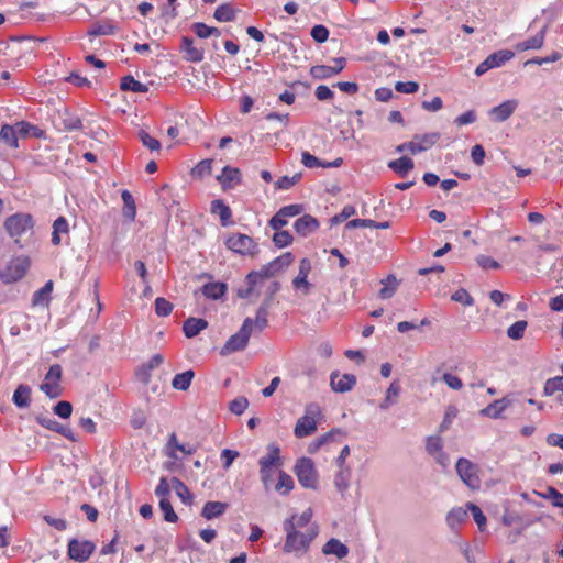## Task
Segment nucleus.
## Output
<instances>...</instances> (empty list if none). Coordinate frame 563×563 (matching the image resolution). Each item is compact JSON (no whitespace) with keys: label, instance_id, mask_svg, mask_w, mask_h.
Masks as SVG:
<instances>
[{"label":"nucleus","instance_id":"obj_1","mask_svg":"<svg viewBox=\"0 0 563 563\" xmlns=\"http://www.w3.org/2000/svg\"><path fill=\"white\" fill-rule=\"evenodd\" d=\"M312 511L310 508L300 515H292L284 521L286 539L284 552L302 555L308 552L311 542L319 534L317 523H311Z\"/></svg>","mask_w":563,"mask_h":563},{"label":"nucleus","instance_id":"obj_2","mask_svg":"<svg viewBox=\"0 0 563 563\" xmlns=\"http://www.w3.org/2000/svg\"><path fill=\"white\" fill-rule=\"evenodd\" d=\"M258 465L261 482L264 488L268 490L272 488L274 475L278 474L283 466L279 446L275 443L268 444L267 453L258 460Z\"/></svg>","mask_w":563,"mask_h":563},{"label":"nucleus","instance_id":"obj_3","mask_svg":"<svg viewBox=\"0 0 563 563\" xmlns=\"http://www.w3.org/2000/svg\"><path fill=\"white\" fill-rule=\"evenodd\" d=\"M322 419V409L317 402L305 407V413L295 426L294 434L298 439L307 438L316 432L318 422Z\"/></svg>","mask_w":563,"mask_h":563},{"label":"nucleus","instance_id":"obj_4","mask_svg":"<svg viewBox=\"0 0 563 563\" xmlns=\"http://www.w3.org/2000/svg\"><path fill=\"white\" fill-rule=\"evenodd\" d=\"M294 473L303 488L316 489L318 486V472L309 457H300L294 466Z\"/></svg>","mask_w":563,"mask_h":563},{"label":"nucleus","instance_id":"obj_5","mask_svg":"<svg viewBox=\"0 0 563 563\" xmlns=\"http://www.w3.org/2000/svg\"><path fill=\"white\" fill-rule=\"evenodd\" d=\"M225 246L242 256L254 257L258 254L260 249L257 243L247 234L232 233L225 240Z\"/></svg>","mask_w":563,"mask_h":563},{"label":"nucleus","instance_id":"obj_6","mask_svg":"<svg viewBox=\"0 0 563 563\" xmlns=\"http://www.w3.org/2000/svg\"><path fill=\"white\" fill-rule=\"evenodd\" d=\"M253 332V319L246 318L240 330L231 335L222 347L221 354H231L246 347L251 333Z\"/></svg>","mask_w":563,"mask_h":563},{"label":"nucleus","instance_id":"obj_7","mask_svg":"<svg viewBox=\"0 0 563 563\" xmlns=\"http://www.w3.org/2000/svg\"><path fill=\"white\" fill-rule=\"evenodd\" d=\"M456 473L461 481L472 490L481 488L479 467L465 457H460L455 465Z\"/></svg>","mask_w":563,"mask_h":563},{"label":"nucleus","instance_id":"obj_8","mask_svg":"<svg viewBox=\"0 0 563 563\" xmlns=\"http://www.w3.org/2000/svg\"><path fill=\"white\" fill-rule=\"evenodd\" d=\"M33 227L34 221L29 213H14L4 221L7 232L16 243H19V239L27 231H31Z\"/></svg>","mask_w":563,"mask_h":563},{"label":"nucleus","instance_id":"obj_9","mask_svg":"<svg viewBox=\"0 0 563 563\" xmlns=\"http://www.w3.org/2000/svg\"><path fill=\"white\" fill-rule=\"evenodd\" d=\"M62 376V366L59 364L52 365L40 386L41 391L52 399L60 397L63 395Z\"/></svg>","mask_w":563,"mask_h":563},{"label":"nucleus","instance_id":"obj_10","mask_svg":"<svg viewBox=\"0 0 563 563\" xmlns=\"http://www.w3.org/2000/svg\"><path fill=\"white\" fill-rule=\"evenodd\" d=\"M30 258L27 256H18L12 258L1 273V278L5 283H15L23 278L30 268Z\"/></svg>","mask_w":563,"mask_h":563},{"label":"nucleus","instance_id":"obj_11","mask_svg":"<svg viewBox=\"0 0 563 563\" xmlns=\"http://www.w3.org/2000/svg\"><path fill=\"white\" fill-rule=\"evenodd\" d=\"M515 53L509 49H500L488 55L475 69L476 76H482L492 68H497L514 58Z\"/></svg>","mask_w":563,"mask_h":563},{"label":"nucleus","instance_id":"obj_12","mask_svg":"<svg viewBox=\"0 0 563 563\" xmlns=\"http://www.w3.org/2000/svg\"><path fill=\"white\" fill-rule=\"evenodd\" d=\"M95 549L96 545L91 541L71 539L68 542V556L76 562H86Z\"/></svg>","mask_w":563,"mask_h":563},{"label":"nucleus","instance_id":"obj_13","mask_svg":"<svg viewBox=\"0 0 563 563\" xmlns=\"http://www.w3.org/2000/svg\"><path fill=\"white\" fill-rule=\"evenodd\" d=\"M302 211V206L298 203L288 205L280 208L275 216L269 220V227L273 230H280L285 225L288 224L289 218H294L300 214Z\"/></svg>","mask_w":563,"mask_h":563},{"label":"nucleus","instance_id":"obj_14","mask_svg":"<svg viewBox=\"0 0 563 563\" xmlns=\"http://www.w3.org/2000/svg\"><path fill=\"white\" fill-rule=\"evenodd\" d=\"M184 58L190 63H200L205 58V49L195 44V41L189 36H183L179 45Z\"/></svg>","mask_w":563,"mask_h":563},{"label":"nucleus","instance_id":"obj_15","mask_svg":"<svg viewBox=\"0 0 563 563\" xmlns=\"http://www.w3.org/2000/svg\"><path fill=\"white\" fill-rule=\"evenodd\" d=\"M56 128L65 132L78 131L82 129V122L78 115L64 110L58 112Z\"/></svg>","mask_w":563,"mask_h":563},{"label":"nucleus","instance_id":"obj_16","mask_svg":"<svg viewBox=\"0 0 563 563\" xmlns=\"http://www.w3.org/2000/svg\"><path fill=\"white\" fill-rule=\"evenodd\" d=\"M440 140L439 132H431L426 134H416L411 142L413 146V155L428 151Z\"/></svg>","mask_w":563,"mask_h":563},{"label":"nucleus","instance_id":"obj_17","mask_svg":"<svg viewBox=\"0 0 563 563\" xmlns=\"http://www.w3.org/2000/svg\"><path fill=\"white\" fill-rule=\"evenodd\" d=\"M331 387L336 393H345L351 390L356 384V377L353 374L340 375L336 372L331 374Z\"/></svg>","mask_w":563,"mask_h":563},{"label":"nucleus","instance_id":"obj_18","mask_svg":"<svg viewBox=\"0 0 563 563\" xmlns=\"http://www.w3.org/2000/svg\"><path fill=\"white\" fill-rule=\"evenodd\" d=\"M318 228L319 221L311 214H303L294 223V229L300 236H308L309 234L317 231Z\"/></svg>","mask_w":563,"mask_h":563},{"label":"nucleus","instance_id":"obj_19","mask_svg":"<svg viewBox=\"0 0 563 563\" xmlns=\"http://www.w3.org/2000/svg\"><path fill=\"white\" fill-rule=\"evenodd\" d=\"M518 107V101L515 99L506 100L503 103L494 107L490 110V115L497 122H504L509 119Z\"/></svg>","mask_w":563,"mask_h":563},{"label":"nucleus","instance_id":"obj_20","mask_svg":"<svg viewBox=\"0 0 563 563\" xmlns=\"http://www.w3.org/2000/svg\"><path fill=\"white\" fill-rule=\"evenodd\" d=\"M246 283L247 287L244 289L238 290V296L240 298H250L253 294L260 295V291L257 290L258 287H262L266 282L261 279L257 272H251L246 275Z\"/></svg>","mask_w":563,"mask_h":563},{"label":"nucleus","instance_id":"obj_21","mask_svg":"<svg viewBox=\"0 0 563 563\" xmlns=\"http://www.w3.org/2000/svg\"><path fill=\"white\" fill-rule=\"evenodd\" d=\"M349 552V548L336 538H331L322 547V553L324 555H334L339 560L346 558Z\"/></svg>","mask_w":563,"mask_h":563},{"label":"nucleus","instance_id":"obj_22","mask_svg":"<svg viewBox=\"0 0 563 563\" xmlns=\"http://www.w3.org/2000/svg\"><path fill=\"white\" fill-rule=\"evenodd\" d=\"M547 30H548V27L543 26L540 30V32L537 33L534 36H532L526 41L517 43L515 45L516 51L525 52V51H529V49H540L544 44Z\"/></svg>","mask_w":563,"mask_h":563},{"label":"nucleus","instance_id":"obj_23","mask_svg":"<svg viewBox=\"0 0 563 563\" xmlns=\"http://www.w3.org/2000/svg\"><path fill=\"white\" fill-rule=\"evenodd\" d=\"M217 178L224 189L233 188L241 183V172L239 168L225 166Z\"/></svg>","mask_w":563,"mask_h":563},{"label":"nucleus","instance_id":"obj_24","mask_svg":"<svg viewBox=\"0 0 563 563\" xmlns=\"http://www.w3.org/2000/svg\"><path fill=\"white\" fill-rule=\"evenodd\" d=\"M301 163L308 167V168H316V167H339L342 165L343 159L341 157H338L333 162H322L314 155L310 154L309 152H303L301 155Z\"/></svg>","mask_w":563,"mask_h":563},{"label":"nucleus","instance_id":"obj_25","mask_svg":"<svg viewBox=\"0 0 563 563\" xmlns=\"http://www.w3.org/2000/svg\"><path fill=\"white\" fill-rule=\"evenodd\" d=\"M18 134L20 137H35L43 139L45 137V131L40 129L37 125L32 124L26 121H20L15 123Z\"/></svg>","mask_w":563,"mask_h":563},{"label":"nucleus","instance_id":"obj_26","mask_svg":"<svg viewBox=\"0 0 563 563\" xmlns=\"http://www.w3.org/2000/svg\"><path fill=\"white\" fill-rule=\"evenodd\" d=\"M208 327V322L202 318H188L184 321L183 331L187 338H194Z\"/></svg>","mask_w":563,"mask_h":563},{"label":"nucleus","instance_id":"obj_27","mask_svg":"<svg viewBox=\"0 0 563 563\" xmlns=\"http://www.w3.org/2000/svg\"><path fill=\"white\" fill-rule=\"evenodd\" d=\"M273 488L279 495L287 496L295 488V481L288 473H286L283 470H279L278 481Z\"/></svg>","mask_w":563,"mask_h":563},{"label":"nucleus","instance_id":"obj_28","mask_svg":"<svg viewBox=\"0 0 563 563\" xmlns=\"http://www.w3.org/2000/svg\"><path fill=\"white\" fill-rule=\"evenodd\" d=\"M228 509V504L222 501H207L201 510V516L207 520L220 517Z\"/></svg>","mask_w":563,"mask_h":563},{"label":"nucleus","instance_id":"obj_29","mask_svg":"<svg viewBox=\"0 0 563 563\" xmlns=\"http://www.w3.org/2000/svg\"><path fill=\"white\" fill-rule=\"evenodd\" d=\"M210 211L213 214H218L223 227L231 223L232 211L228 205L222 200L216 199L211 202Z\"/></svg>","mask_w":563,"mask_h":563},{"label":"nucleus","instance_id":"obj_30","mask_svg":"<svg viewBox=\"0 0 563 563\" xmlns=\"http://www.w3.org/2000/svg\"><path fill=\"white\" fill-rule=\"evenodd\" d=\"M467 508L455 507L452 508L446 515V523L451 529H456L459 526L464 523L468 518Z\"/></svg>","mask_w":563,"mask_h":563},{"label":"nucleus","instance_id":"obj_31","mask_svg":"<svg viewBox=\"0 0 563 563\" xmlns=\"http://www.w3.org/2000/svg\"><path fill=\"white\" fill-rule=\"evenodd\" d=\"M268 307L269 302L266 301L257 309L255 319H253V332H262L267 327Z\"/></svg>","mask_w":563,"mask_h":563},{"label":"nucleus","instance_id":"obj_32","mask_svg":"<svg viewBox=\"0 0 563 563\" xmlns=\"http://www.w3.org/2000/svg\"><path fill=\"white\" fill-rule=\"evenodd\" d=\"M413 166V161L407 156H402L388 163V167L400 176H406Z\"/></svg>","mask_w":563,"mask_h":563},{"label":"nucleus","instance_id":"obj_33","mask_svg":"<svg viewBox=\"0 0 563 563\" xmlns=\"http://www.w3.org/2000/svg\"><path fill=\"white\" fill-rule=\"evenodd\" d=\"M18 130L15 124H4L0 130V141L4 142L8 146L12 148L18 147Z\"/></svg>","mask_w":563,"mask_h":563},{"label":"nucleus","instance_id":"obj_34","mask_svg":"<svg viewBox=\"0 0 563 563\" xmlns=\"http://www.w3.org/2000/svg\"><path fill=\"white\" fill-rule=\"evenodd\" d=\"M69 232L68 221L65 217H58L53 223L52 243L53 245H59L60 234H67Z\"/></svg>","mask_w":563,"mask_h":563},{"label":"nucleus","instance_id":"obj_35","mask_svg":"<svg viewBox=\"0 0 563 563\" xmlns=\"http://www.w3.org/2000/svg\"><path fill=\"white\" fill-rule=\"evenodd\" d=\"M31 388L26 385H19L13 394V402L19 408H26L30 405Z\"/></svg>","mask_w":563,"mask_h":563},{"label":"nucleus","instance_id":"obj_36","mask_svg":"<svg viewBox=\"0 0 563 563\" xmlns=\"http://www.w3.org/2000/svg\"><path fill=\"white\" fill-rule=\"evenodd\" d=\"M120 88L124 91H133L141 93H145L148 91L147 85L134 79V77L132 76H124L121 79Z\"/></svg>","mask_w":563,"mask_h":563},{"label":"nucleus","instance_id":"obj_37","mask_svg":"<svg viewBox=\"0 0 563 563\" xmlns=\"http://www.w3.org/2000/svg\"><path fill=\"white\" fill-rule=\"evenodd\" d=\"M346 228L355 229V228H375V229H388L390 228L389 221L376 222L371 219H353L347 222Z\"/></svg>","mask_w":563,"mask_h":563},{"label":"nucleus","instance_id":"obj_38","mask_svg":"<svg viewBox=\"0 0 563 563\" xmlns=\"http://www.w3.org/2000/svg\"><path fill=\"white\" fill-rule=\"evenodd\" d=\"M383 287L378 292V297L383 300L391 298L397 288L398 282L394 275H388L386 279L382 280Z\"/></svg>","mask_w":563,"mask_h":563},{"label":"nucleus","instance_id":"obj_39","mask_svg":"<svg viewBox=\"0 0 563 563\" xmlns=\"http://www.w3.org/2000/svg\"><path fill=\"white\" fill-rule=\"evenodd\" d=\"M195 374L191 369L176 374L173 378L172 386L177 390H187L192 382Z\"/></svg>","mask_w":563,"mask_h":563},{"label":"nucleus","instance_id":"obj_40","mask_svg":"<svg viewBox=\"0 0 563 563\" xmlns=\"http://www.w3.org/2000/svg\"><path fill=\"white\" fill-rule=\"evenodd\" d=\"M508 401L505 399L495 400L494 402L489 404L487 407L482 409L481 413L483 416L489 417V418H499L503 411L507 408Z\"/></svg>","mask_w":563,"mask_h":563},{"label":"nucleus","instance_id":"obj_41","mask_svg":"<svg viewBox=\"0 0 563 563\" xmlns=\"http://www.w3.org/2000/svg\"><path fill=\"white\" fill-rule=\"evenodd\" d=\"M225 289L227 287L222 283H208L202 287L201 291L207 298L219 299L224 295Z\"/></svg>","mask_w":563,"mask_h":563},{"label":"nucleus","instance_id":"obj_42","mask_svg":"<svg viewBox=\"0 0 563 563\" xmlns=\"http://www.w3.org/2000/svg\"><path fill=\"white\" fill-rule=\"evenodd\" d=\"M121 198L123 200L124 207H123V214L129 220L134 221L136 216V206L134 202V199L129 190H123L121 192Z\"/></svg>","mask_w":563,"mask_h":563},{"label":"nucleus","instance_id":"obj_43","mask_svg":"<svg viewBox=\"0 0 563 563\" xmlns=\"http://www.w3.org/2000/svg\"><path fill=\"white\" fill-rule=\"evenodd\" d=\"M46 428L62 434L63 437H65L66 439L73 441V442L77 441V437H76L75 432L68 426H64L57 421H48V423L46 424Z\"/></svg>","mask_w":563,"mask_h":563},{"label":"nucleus","instance_id":"obj_44","mask_svg":"<svg viewBox=\"0 0 563 563\" xmlns=\"http://www.w3.org/2000/svg\"><path fill=\"white\" fill-rule=\"evenodd\" d=\"M213 16L219 22H230L234 20L235 12L230 4L224 3L216 9Z\"/></svg>","mask_w":563,"mask_h":563},{"label":"nucleus","instance_id":"obj_45","mask_svg":"<svg viewBox=\"0 0 563 563\" xmlns=\"http://www.w3.org/2000/svg\"><path fill=\"white\" fill-rule=\"evenodd\" d=\"M400 393V385L398 382H393L387 391L384 401L380 404L382 409H387L391 404L396 401Z\"/></svg>","mask_w":563,"mask_h":563},{"label":"nucleus","instance_id":"obj_46","mask_svg":"<svg viewBox=\"0 0 563 563\" xmlns=\"http://www.w3.org/2000/svg\"><path fill=\"white\" fill-rule=\"evenodd\" d=\"M561 389H563V376H556L545 382L543 387V395L552 396L555 393L561 391Z\"/></svg>","mask_w":563,"mask_h":563},{"label":"nucleus","instance_id":"obj_47","mask_svg":"<svg viewBox=\"0 0 563 563\" xmlns=\"http://www.w3.org/2000/svg\"><path fill=\"white\" fill-rule=\"evenodd\" d=\"M527 327H528L527 321H525V320L516 321L508 328L507 335L512 340H520L523 338Z\"/></svg>","mask_w":563,"mask_h":563},{"label":"nucleus","instance_id":"obj_48","mask_svg":"<svg viewBox=\"0 0 563 563\" xmlns=\"http://www.w3.org/2000/svg\"><path fill=\"white\" fill-rule=\"evenodd\" d=\"M172 486L176 492L177 496L184 501L188 503L191 500V494L188 487L177 477L172 478Z\"/></svg>","mask_w":563,"mask_h":563},{"label":"nucleus","instance_id":"obj_49","mask_svg":"<svg viewBox=\"0 0 563 563\" xmlns=\"http://www.w3.org/2000/svg\"><path fill=\"white\" fill-rule=\"evenodd\" d=\"M536 494L541 498L550 499L554 507H558L563 500V494L552 486H548L543 493L536 492Z\"/></svg>","mask_w":563,"mask_h":563},{"label":"nucleus","instance_id":"obj_50","mask_svg":"<svg viewBox=\"0 0 563 563\" xmlns=\"http://www.w3.org/2000/svg\"><path fill=\"white\" fill-rule=\"evenodd\" d=\"M212 172V159H202L192 169V177L202 178L205 176L210 175Z\"/></svg>","mask_w":563,"mask_h":563},{"label":"nucleus","instance_id":"obj_51","mask_svg":"<svg viewBox=\"0 0 563 563\" xmlns=\"http://www.w3.org/2000/svg\"><path fill=\"white\" fill-rule=\"evenodd\" d=\"M466 508L472 512L474 521L476 522L478 529L481 531H484L486 527V517L483 514L482 509L473 503H467Z\"/></svg>","mask_w":563,"mask_h":563},{"label":"nucleus","instance_id":"obj_52","mask_svg":"<svg viewBox=\"0 0 563 563\" xmlns=\"http://www.w3.org/2000/svg\"><path fill=\"white\" fill-rule=\"evenodd\" d=\"M275 231L273 242L277 247H286L292 243L294 238L288 231H283L282 229Z\"/></svg>","mask_w":563,"mask_h":563},{"label":"nucleus","instance_id":"obj_53","mask_svg":"<svg viewBox=\"0 0 563 563\" xmlns=\"http://www.w3.org/2000/svg\"><path fill=\"white\" fill-rule=\"evenodd\" d=\"M173 303L163 297L155 299V313L158 317H167L173 311Z\"/></svg>","mask_w":563,"mask_h":563},{"label":"nucleus","instance_id":"obj_54","mask_svg":"<svg viewBox=\"0 0 563 563\" xmlns=\"http://www.w3.org/2000/svg\"><path fill=\"white\" fill-rule=\"evenodd\" d=\"M115 26L111 23L103 22L96 24L89 32V35L92 36H101V35H112L115 33Z\"/></svg>","mask_w":563,"mask_h":563},{"label":"nucleus","instance_id":"obj_55","mask_svg":"<svg viewBox=\"0 0 563 563\" xmlns=\"http://www.w3.org/2000/svg\"><path fill=\"white\" fill-rule=\"evenodd\" d=\"M310 75L316 79H328L333 75L332 68L328 65H316L310 68Z\"/></svg>","mask_w":563,"mask_h":563},{"label":"nucleus","instance_id":"obj_56","mask_svg":"<svg viewBox=\"0 0 563 563\" xmlns=\"http://www.w3.org/2000/svg\"><path fill=\"white\" fill-rule=\"evenodd\" d=\"M301 178V173H297L294 176H283L275 183L276 189L287 190L296 185Z\"/></svg>","mask_w":563,"mask_h":563},{"label":"nucleus","instance_id":"obj_57","mask_svg":"<svg viewBox=\"0 0 563 563\" xmlns=\"http://www.w3.org/2000/svg\"><path fill=\"white\" fill-rule=\"evenodd\" d=\"M159 508L161 510L163 511L164 514V519L167 521V522H177L178 520V516L177 514L174 511L173 509V506L169 501V499H163V500H159Z\"/></svg>","mask_w":563,"mask_h":563},{"label":"nucleus","instance_id":"obj_58","mask_svg":"<svg viewBox=\"0 0 563 563\" xmlns=\"http://www.w3.org/2000/svg\"><path fill=\"white\" fill-rule=\"evenodd\" d=\"M427 452L434 456L442 451V440L439 435H431L427 438L426 443Z\"/></svg>","mask_w":563,"mask_h":563},{"label":"nucleus","instance_id":"obj_59","mask_svg":"<svg viewBox=\"0 0 563 563\" xmlns=\"http://www.w3.org/2000/svg\"><path fill=\"white\" fill-rule=\"evenodd\" d=\"M249 406V400L245 397H236L229 404V409L234 415H242Z\"/></svg>","mask_w":563,"mask_h":563},{"label":"nucleus","instance_id":"obj_60","mask_svg":"<svg viewBox=\"0 0 563 563\" xmlns=\"http://www.w3.org/2000/svg\"><path fill=\"white\" fill-rule=\"evenodd\" d=\"M142 144L151 151H159L161 143L157 139L151 136L147 132L141 131L139 133Z\"/></svg>","mask_w":563,"mask_h":563},{"label":"nucleus","instance_id":"obj_61","mask_svg":"<svg viewBox=\"0 0 563 563\" xmlns=\"http://www.w3.org/2000/svg\"><path fill=\"white\" fill-rule=\"evenodd\" d=\"M419 89V85L416 81H397L395 84V90L400 93H416Z\"/></svg>","mask_w":563,"mask_h":563},{"label":"nucleus","instance_id":"obj_62","mask_svg":"<svg viewBox=\"0 0 563 563\" xmlns=\"http://www.w3.org/2000/svg\"><path fill=\"white\" fill-rule=\"evenodd\" d=\"M292 262L294 255L290 252H286L272 261L277 272L282 271L285 267H288Z\"/></svg>","mask_w":563,"mask_h":563},{"label":"nucleus","instance_id":"obj_63","mask_svg":"<svg viewBox=\"0 0 563 563\" xmlns=\"http://www.w3.org/2000/svg\"><path fill=\"white\" fill-rule=\"evenodd\" d=\"M54 412L63 418L67 419L71 416L73 412V406L69 401L62 400L57 402V405L54 407Z\"/></svg>","mask_w":563,"mask_h":563},{"label":"nucleus","instance_id":"obj_64","mask_svg":"<svg viewBox=\"0 0 563 563\" xmlns=\"http://www.w3.org/2000/svg\"><path fill=\"white\" fill-rule=\"evenodd\" d=\"M170 493V485L167 478L162 477L158 485L155 488V495L159 497V500L168 499Z\"/></svg>","mask_w":563,"mask_h":563}]
</instances>
